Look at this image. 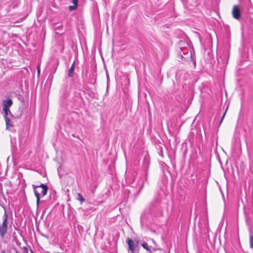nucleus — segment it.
<instances>
[{
	"label": "nucleus",
	"mask_w": 253,
	"mask_h": 253,
	"mask_svg": "<svg viewBox=\"0 0 253 253\" xmlns=\"http://www.w3.org/2000/svg\"><path fill=\"white\" fill-rule=\"evenodd\" d=\"M179 45L180 51L179 52V54L181 58L188 61L192 60L191 50L189 47L188 43L180 42Z\"/></svg>",
	"instance_id": "1"
},
{
	"label": "nucleus",
	"mask_w": 253,
	"mask_h": 253,
	"mask_svg": "<svg viewBox=\"0 0 253 253\" xmlns=\"http://www.w3.org/2000/svg\"><path fill=\"white\" fill-rule=\"evenodd\" d=\"M33 187L37 199V205L38 206L40 203L41 196L43 197L47 194L48 187L44 184H41L40 185L37 186L33 185Z\"/></svg>",
	"instance_id": "2"
},
{
	"label": "nucleus",
	"mask_w": 253,
	"mask_h": 253,
	"mask_svg": "<svg viewBox=\"0 0 253 253\" xmlns=\"http://www.w3.org/2000/svg\"><path fill=\"white\" fill-rule=\"evenodd\" d=\"M7 214L5 212L3 216L2 223L0 225V236L2 238L4 237L7 232Z\"/></svg>",
	"instance_id": "3"
},
{
	"label": "nucleus",
	"mask_w": 253,
	"mask_h": 253,
	"mask_svg": "<svg viewBox=\"0 0 253 253\" xmlns=\"http://www.w3.org/2000/svg\"><path fill=\"white\" fill-rule=\"evenodd\" d=\"M233 17L236 19H239L241 16V13L239 8L237 5H234L232 10Z\"/></svg>",
	"instance_id": "4"
},
{
	"label": "nucleus",
	"mask_w": 253,
	"mask_h": 253,
	"mask_svg": "<svg viewBox=\"0 0 253 253\" xmlns=\"http://www.w3.org/2000/svg\"><path fill=\"white\" fill-rule=\"evenodd\" d=\"M13 102L12 99H8L7 100H3V107L2 108H7L11 107L12 105Z\"/></svg>",
	"instance_id": "5"
},
{
	"label": "nucleus",
	"mask_w": 253,
	"mask_h": 253,
	"mask_svg": "<svg viewBox=\"0 0 253 253\" xmlns=\"http://www.w3.org/2000/svg\"><path fill=\"white\" fill-rule=\"evenodd\" d=\"M127 243L128 246V251H135V246L132 240L128 238Z\"/></svg>",
	"instance_id": "6"
},
{
	"label": "nucleus",
	"mask_w": 253,
	"mask_h": 253,
	"mask_svg": "<svg viewBox=\"0 0 253 253\" xmlns=\"http://www.w3.org/2000/svg\"><path fill=\"white\" fill-rule=\"evenodd\" d=\"M75 69V62L73 63L71 66L70 67V69H69L68 73V76L69 77H73L74 76V71Z\"/></svg>",
	"instance_id": "7"
},
{
	"label": "nucleus",
	"mask_w": 253,
	"mask_h": 253,
	"mask_svg": "<svg viewBox=\"0 0 253 253\" xmlns=\"http://www.w3.org/2000/svg\"><path fill=\"white\" fill-rule=\"evenodd\" d=\"M4 120L5 121L6 124V129H9L10 127L13 126L12 124L11 123L10 119L8 118V117H5Z\"/></svg>",
	"instance_id": "8"
},
{
	"label": "nucleus",
	"mask_w": 253,
	"mask_h": 253,
	"mask_svg": "<svg viewBox=\"0 0 253 253\" xmlns=\"http://www.w3.org/2000/svg\"><path fill=\"white\" fill-rule=\"evenodd\" d=\"M2 110L4 112V118L5 117H7L8 115H10L11 117H13V115L11 114L10 110L7 108H2Z\"/></svg>",
	"instance_id": "9"
},
{
	"label": "nucleus",
	"mask_w": 253,
	"mask_h": 253,
	"mask_svg": "<svg viewBox=\"0 0 253 253\" xmlns=\"http://www.w3.org/2000/svg\"><path fill=\"white\" fill-rule=\"evenodd\" d=\"M77 197H78L77 198V199L78 200L80 201L81 203H82L84 202V201H85L83 197V196H82V195L80 193H78L77 194Z\"/></svg>",
	"instance_id": "10"
},
{
	"label": "nucleus",
	"mask_w": 253,
	"mask_h": 253,
	"mask_svg": "<svg viewBox=\"0 0 253 253\" xmlns=\"http://www.w3.org/2000/svg\"><path fill=\"white\" fill-rule=\"evenodd\" d=\"M142 247L145 249V250H146L147 251H150V249H149V247L148 246V245L147 243H143L142 244Z\"/></svg>",
	"instance_id": "11"
},
{
	"label": "nucleus",
	"mask_w": 253,
	"mask_h": 253,
	"mask_svg": "<svg viewBox=\"0 0 253 253\" xmlns=\"http://www.w3.org/2000/svg\"><path fill=\"white\" fill-rule=\"evenodd\" d=\"M250 246L251 248H253V236H250Z\"/></svg>",
	"instance_id": "12"
},
{
	"label": "nucleus",
	"mask_w": 253,
	"mask_h": 253,
	"mask_svg": "<svg viewBox=\"0 0 253 253\" xmlns=\"http://www.w3.org/2000/svg\"><path fill=\"white\" fill-rule=\"evenodd\" d=\"M77 7L76 5H70L68 6V10L70 11L76 9Z\"/></svg>",
	"instance_id": "13"
},
{
	"label": "nucleus",
	"mask_w": 253,
	"mask_h": 253,
	"mask_svg": "<svg viewBox=\"0 0 253 253\" xmlns=\"http://www.w3.org/2000/svg\"><path fill=\"white\" fill-rule=\"evenodd\" d=\"M78 0H72V2L74 4V5H76L78 7Z\"/></svg>",
	"instance_id": "14"
},
{
	"label": "nucleus",
	"mask_w": 253,
	"mask_h": 253,
	"mask_svg": "<svg viewBox=\"0 0 253 253\" xmlns=\"http://www.w3.org/2000/svg\"><path fill=\"white\" fill-rule=\"evenodd\" d=\"M226 111H225V112L223 113V116H222V118L221 119L220 121V122H219V124H221V123H222V121H223V119H224V116H225V114H226Z\"/></svg>",
	"instance_id": "15"
},
{
	"label": "nucleus",
	"mask_w": 253,
	"mask_h": 253,
	"mask_svg": "<svg viewBox=\"0 0 253 253\" xmlns=\"http://www.w3.org/2000/svg\"><path fill=\"white\" fill-rule=\"evenodd\" d=\"M128 253H137L135 252V251H128Z\"/></svg>",
	"instance_id": "16"
},
{
	"label": "nucleus",
	"mask_w": 253,
	"mask_h": 253,
	"mask_svg": "<svg viewBox=\"0 0 253 253\" xmlns=\"http://www.w3.org/2000/svg\"><path fill=\"white\" fill-rule=\"evenodd\" d=\"M23 249L25 250V251L27 250V248L25 247H23Z\"/></svg>",
	"instance_id": "17"
},
{
	"label": "nucleus",
	"mask_w": 253,
	"mask_h": 253,
	"mask_svg": "<svg viewBox=\"0 0 253 253\" xmlns=\"http://www.w3.org/2000/svg\"><path fill=\"white\" fill-rule=\"evenodd\" d=\"M1 253H5V252L3 250L1 251Z\"/></svg>",
	"instance_id": "18"
},
{
	"label": "nucleus",
	"mask_w": 253,
	"mask_h": 253,
	"mask_svg": "<svg viewBox=\"0 0 253 253\" xmlns=\"http://www.w3.org/2000/svg\"><path fill=\"white\" fill-rule=\"evenodd\" d=\"M16 253H19L17 251H16Z\"/></svg>",
	"instance_id": "19"
},
{
	"label": "nucleus",
	"mask_w": 253,
	"mask_h": 253,
	"mask_svg": "<svg viewBox=\"0 0 253 253\" xmlns=\"http://www.w3.org/2000/svg\"><path fill=\"white\" fill-rule=\"evenodd\" d=\"M140 189L142 188V185L140 186Z\"/></svg>",
	"instance_id": "20"
},
{
	"label": "nucleus",
	"mask_w": 253,
	"mask_h": 253,
	"mask_svg": "<svg viewBox=\"0 0 253 253\" xmlns=\"http://www.w3.org/2000/svg\"><path fill=\"white\" fill-rule=\"evenodd\" d=\"M38 73H40V70H38Z\"/></svg>",
	"instance_id": "21"
}]
</instances>
